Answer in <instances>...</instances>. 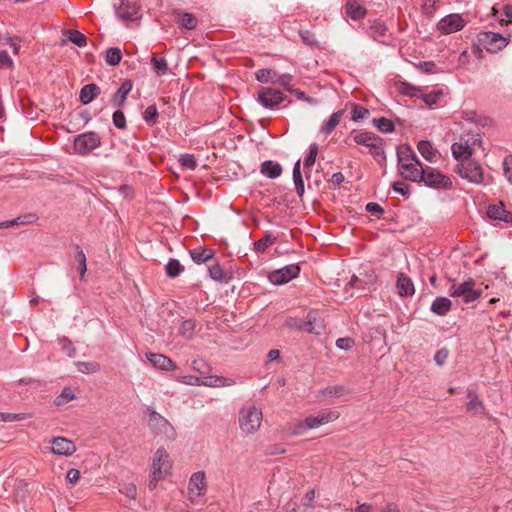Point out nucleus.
Returning <instances> with one entry per match:
<instances>
[{
    "label": "nucleus",
    "instance_id": "obj_20",
    "mask_svg": "<svg viewBox=\"0 0 512 512\" xmlns=\"http://www.w3.org/2000/svg\"><path fill=\"white\" fill-rule=\"evenodd\" d=\"M345 12L351 19L359 20L365 17L367 10L358 0H348Z\"/></svg>",
    "mask_w": 512,
    "mask_h": 512
},
{
    "label": "nucleus",
    "instance_id": "obj_46",
    "mask_svg": "<svg viewBox=\"0 0 512 512\" xmlns=\"http://www.w3.org/2000/svg\"><path fill=\"white\" fill-rule=\"evenodd\" d=\"M208 271H209L210 277L213 280H216L219 282L228 280L226 273L224 272L223 268L219 264H214V265L210 266Z\"/></svg>",
    "mask_w": 512,
    "mask_h": 512
},
{
    "label": "nucleus",
    "instance_id": "obj_40",
    "mask_svg": "<svg viewBox=\"0 0 512 512\" xmlns=\"http://www.w3.org/2000/svg\"><path fill=\"white\" fill-rule=\"evenodd\" d=\"M152 68L159 76L166 75L168 72V64L165 58L153 56L151 59Z\"/></svg>",
    "mask_w": 512,
    "mask_h": 512
},
{
    "label": "nucleus",
    "instance_id": "obj_63",
    "mask_svg": "<svg viewBox=\"0 0 512 512\" xmlns=\"http://www.w3.org/2000/svg\"><path fill=\"white\" fill-rule=\"evenodd\" d=\"M75 395L70 388H65L62 393L57 397L56 404L62 405L74 399Z\"/></svg>",
    "mask_w": 512,
    "mask_h": 512
},
{
    "label": "nucleus",
    "instance_id": "obj_48",
    "mask_svg": "<svg viewBox=\"0 0 512 512\" xmlns=\"http://www.w3.org/2000/svg\"><path fill=\"white\" fill-rule=\"evenodd\" d=\"M318 145L316 143H312L309 145L308 154L304 160V167L310 168L314 165L317 154H318Z\"/></svg>",
    "mask_w": 512,
    "mask_h": 512
},
{
    "label": "nucleus",
    "instance_id": "obj_35",
    "mask_svg": "<svg viewBox=\"0 0 512 512\" xmlns=\"http://www.w3.org/2000/svg\"><path fill=\"white\" fill-rule=\"evenodd\" d=\"M192 260L197 264L205 263L213 257V251L207 248H199L190 251Z\"/></svg>",
    "mask_w": 512,
    "mask_h": 512
},
{
    "label": "nucleus",
    "instance_id": "obj_19",
    "mask_svg": "<svg viewBox=\"0 0 512 512\" xmlns=\"http://www.w3.org/2000/svg\"><path fill=\"white\" fill-rule=\"evenodd\" d=\"M132 81L127 79L118 88L116 93L113 95L111 102L114 107H122L127 99L128 94L132 90Z\"/></svg>",
    "mask_w": 512,
    "mask_h": 512
},
{
    "label": "nucleus",
    "instance_id": "obj_3",
    "mask_svg": "<svg viewBox=\"0 0 512 512\" xmlns=\"http://www.w3.org/2000/svg\"><path fill=\"white\" fill-rule=\"evenodd\" d=\"M480 142L478 135L472 133L462 134L457 142L452 144V155L457 161L470 159L475 146Z\"/></svg>",
    "mask_w": 512,
    "mask_h": 512
},
{
    "label": "nucleus",
    "instance_id": "obj_24",
    "mask_svg": "<svg viewBox=\"0 0 512 512\" xmlns=\"http://www.w3.org/2000/svg\"><path fill=\"white\" fill-rule=\"evenodd\" d=\"M417 149L422 157L429 161L435 162L438 156V150L432 146V143L427 140H421L417 144Z\"/></svg>",
    "mask_w": 512,
    "mask_h": 512
},
{
    "label": "nucleus",
    "instance_id": "obj_39",
    "mask_svg": "<svg viewBox=\"0 0 512 512\" xmlns=\"http://www.w3.org/2000/svg\"><path fill=\"white\" fill-rule=\"evenodd\" d=\"M418 160L419 159L416 156L415 152L409 147H405L398 152V166H401V164H408L409 162H414Z\"/></svg>",
    "mask_w": 512,
    "mask_h": 512
},
{
    "label": "nucleus",
    "instance_id": "obj_45",
    "mask_svg": "<svg viewBox=\"0 0 512 512\" xmlns=\"http://www.w3.org/2000/svg\"><path fill=\"white\" fill-rule=\"evenodd\" d=\"M183 271V266L176 259H170L166 265V273L169 277H177Z\"/></svg>",
    "mask_w": 512,
    "mask_h": 512
},
{
    "label": "nucleus",
    "instance_id": "obj_43",
    "mask_svg": "<svg viewBox=\"0 0 512 512\" xmlns=\"http://www.w3.org/2000/svg\"><path fill=\"white\" fill-rule=\"evenodd\" d=\"M68 39L78 47H85L87 45V37L78 30H67Z\"/></svg>",
    "mask_w": 512,
    "mask_h": 512
},
{
    "label": "nucleus",
    "instance_id": "obj_59",
    "mask_svg": "<svg viewBox=\"0 0 512 512\" xmlns=\"http://www.w3.org/2000/svg\"><path fill=\"white\" fill-rule=\"evenodd\" d=\"M305 322H306V320H302V319L296 318V317H290V318L286 319L285 326L290 329L304 331Z\"/></svg>",
    "mask_w": 512,
    "mask_h": 512
},
{
    "label": "nucleus",
    "instance_id": "obj_32",
    "mask_svg": "<svg viewBox=\"0 0 512 512\" xmlns=\"http://www.w3.org/2000/svg\"><path fill=\"white\" fill-rule=\"evenodd\" d=\"M381 137L371 133V132H359L353 136V140L358 145H363L368 147L369 149L375 144L380 143Z\"/></svg>",
    "mask_w": 512,
    "mask_h": 512
},
{
    "label": "nucleus",
    "instance_id": "obj_47",
    "mask_svg": "<svg viewBox=\"0 0 512 512\" xmlns=\"http://www.w3.org/2000/svg\"><path fill=\"white\" fill-rule=\"evenodd\" d=\"M77 369L81 373L91 374L100 370V365L96 362H77Z\"/></svg>",
    "mask_w": 512,
    "mask_h": 512
},
{
    "label": "nucleus",
    "instance_id": "obj_30",
    "mask_svg": "<svg viewBox=\"0 0 512 512\" xmlns=\"http://www.w3.org/2000/svg\"><path fill=\"white\" fill-rule=\"evenodd\" d=\"M452 307V302L447 297H437L431 305V311L437 315H446Z\"/></svg>",
    "mask_w": 512,
    "mask_h": 512
},
{
    "label": "nucleus",
    "instance_id": "obj_13",
    "mask_svg": "<svg viewBox=\"0 0 512 512\" xmlns=\"http://www.w3.org/2000/svg\"><path fill=\"white\" fill-rule=\"evenodd\" d=\"M207 483L205 473L202 471L195 472L192 474L189 480L188 490L190 494L191 500L193 496L199 497L203 495L206 491Z\"/></svg>",
    "mask_w": 512,
    "mask_h": 512
},
{
    "label": "nucleus",
    "instance_id": "obj_53",
    "mask_svg": "<svg viewBox=\"0 0 512 512\" xmlns=\"http://www.w3.org/2000/svg\"><path fill=\"white\" fill-rule=\"evenodd\" d=\"M179 162H180V165L186 169L195 170L197 167L196 159H195L194 155H192V154L181 155L179 158Z\"/></svg>",
    "mask_w": 512,
    "mask_h": 512
},
{
    "label": "nucleus",
    "instance_id": "obj_14",
    "mask_svg": "<svg viewBox=\"0 0 512 512\" xmlns=\"http://www.w3.org/2000/svg\"><path fill=\"white\" fill-rule=\"evenodd\" d=\"M398 168L402 177L413 182H420V177H423L424 168L420 160L409 162L408 164H401Z\"/></svg>",
    "mask_w": 512,
    "mask_h": 512
},
{
    "label": "nucleus",
    "instance_id": "obj_9",
    "mask_svg": "<svg viewBox=\"0 0 512 512\" xmlns=\"http://www.w3.org/2000/svg\"><path fill=\"white\" fill-rule=\"evenodd\" d=\"M286 99L285 95L277 89L261 87L257 93V101L267 109H277Z\"/></svg>",
    "mask_w": 512,
    "mask_h": 512
},
{
    "label": "nucleus",
    "instance_id": "obj_58",
    "mask_svg": "<svg viewBox=\"0 0 512 512\" xmlns=\"http://www.w3.org/2000/svg\"><path fill=\"white\" fill-rule=\"evenodd\" d=\"M119 491L122 494H124L126 497H128L129 499H132V500H134L137 495V489H136L135 484H133V483H124L120 487Z\"/></svg>",
    "mask_w": 512,
    "mask_h": 512
},
{
    "label": "nucleus",
    "instance_id": "obj_64",
    "mask_svg": "<svg viewBox=\"0 0 512 512\" xmlns=\"http://www.w3.org/2000/svg\"><path fill=\"white\" fill-rule=\"evenodd\" d=\"M503 171L507 180L512 183V155L507 156L503 161Z\"/></svg>",
    "mask_w": 512,
    "mask_h": 512
},
{
    "label": "nucleus",
    "instance_id": "obj_34",
    "mask_svg": "<svg viewBox=\"0 0 512 512\" xmlns=\"http://www.w3.org/2000/svg\"><path fill=\"white\" fill-rule=\"evenodd\" d=\"M293 181L295 185V190L298 196H303L305 188L304 181L300 170V160H298L293 167Z\"/></svg>",
    "mask_w": 512,
    "mask_h": 512
},
{
    "label": "nucleus",
    "instance_id": "obj_25",
    "mask_svg": "<svg viewBox=\"0 0 512 512\" xmlns=\"http://www.w3.org/2000/svg\"><path fill=\"white\" fill-rule=\"evenodd\" d=\"M304 331L309 333L320 335L324 331L323 323L317 318L316 314L309 312L307 314V320L305 322Z\"/></svg>",
    "mask_w": 512,
    "mask_h": 512
},
{
    "label": "nucleus",
    "instance_id": "obj_6",
    "mask_svg": "<svg viewBox=\"0 0 512 512\" xmlns=\"http://www.w3.org/2000/svg\"><path fill=\"white\" fill-rule=\"evenodd\" d=\"M458 162L457 172L461 178L473 184H481L483 182V169L477 161L470 158Z\"/></svg>",
    "mask_w": 512,
    "mask_h": 512
},
{
    "label": "nucleus",
    "instance_id": "obj_56",
    "mask_svg": "<svg viewBox=\"0 0 512 512\" xmlns=\"http://www.w3.org/2000/svg\"><path fill=\"white\" fill-rule=\"evenodd\" d=\"M369 153L376 158L379 159H385V152H384V141L381 138L380 143H375L370 149Z\"/></svg>",
    "mask_w": 512,
    "mask_h": 512
},
{
    "label": "nucleus",
    "instance_id": "obj_23",
    "mask_svg": "<svg viewBox=\"0 0 512 512\" xmlns=\"http://www.w3.org/2000/svg\"><path fill=\"white\" fill-rule=\"evenodd\" d=\"M37 219H38V217L34 213L21 215L14 219L0 222V229L11 228V227H14L17 225H23V224H32V223L36 222Z\"/></svg>",
    "mask_w": 512,
    "mask_h": 512
},
{
    "label": "nucleus",
    "instance_id": "obj_27",
    "mask_svg": "<svg viewBox=\"0 0 512 512\" xmlns=\"http://www.w3.org/2000/svg\"><path fill=\"white\" fill-rule=\"evenodd\" d=\"M344 114L343 110H339L337 112H334L329 119L322 124L320 127V133H322L325 136H328L332 133V131L339 125L342 116Z\"/></svg>",
    "mask_w": 512,
    "mask_h": 512
},
{
    "label": "nucleus",
    "instance_id": "obj_57",
    "mask_svg": "<svg viewBox=\"0 0 512 512\" xmlns=\"http://www.w3.org/2000/svg\"><path fill=\"white\" fill-rule=\"evenodd\" d=\"M176 381L191 386H201V377L185 375L176 377Z\"/></svg>",
    "mask_w": 512,
    "mask_h": 512
},
{
    "label": "nucleus",
    "instance_id": "obj_37",
    "mask_svg": "<svg viewBox=\"0 0 512 512\" xmlns=\"http://www.w3.org/2000/svg\"><path fill=\"white\" fill-rule=\"evenodd\" d=\"M276 237L271 233H266L264 237L254 243V249L258 253H264L266 249L276 242Z\"/></svg>",
    "mask_w": 512,
    "mask_h": 512
},
{
    "label": "nucleus",
    "instance_id": "obj_55",
    "mask_svg": "<svg viewBox=\"0 0 512 512\" xmlns=\"http://www.w3.org/2000/svg\"><path fill=\"white\" fill-rule=\"evenodd\" d=\"M30 417L27 413H0V421L2 422H13L20 421Z\"/></svg>",
    "mask_w": 512,
    "mask_h": 512
},
{
    "label": "nucleus",
    "instance_id": "obj_50",
    "mask_svg": "<svg viewBox=\"0 0 512 512\" xmlns=\"http://www.w3.org/2000/svg\"><path fill=\"white\" fill-rule=\"evenodd\" d=\"M299 35L306 45L310 47H319L315 34L310 30H300Z\"/></svg>",
    "mask_w": 512,
    "mask_h": 512
},
{
    "label": "nucleus",
    "instance_id": "obj_44",
    "mask_svg": "<svg viewBox=\"0 0 512 512\" xmlns=\"http://www.w3.org/2000/svg\"><path fill=\"white\" fill-rule=\"evenodd\" d=\"M374 125L378 128L379 131L383 133H389L394 130V124L390 119L385 117L375 118L373 119Z\"/></svg>",
    "mask_w": 512,
    "mask_h": 512
},
{
    "label": "nucleus",
    "instance_id": "obj_4",
    "mask_svg": "<svg viewBox=\"0 0 512 512\" xmlns=\"http://www.w3.org/2000/svg\"><path fill=\"white\" fill-rule=\"evenodd\" d=\"M475 285L476 281L472 278H468L462 283L454 282L448 293L453 298L460 297L464 303H471L482 295V291L476 289Z\"/></svg>",
    "mask_w": 512,
    "mask_h": 512
},
{
    "label": "nucleus",
    "instance_id": "obj_12",
    "mask_svg": "<svg viewBox=\"0 0 512 512\" xmlns=\"http://www.w3.org/2000/svg\"><path fill=\"white\" fill-rule=\"evenodd\" d=\"M466 25L460 14H449L443 17L437 24V29L442 34H451L462 30Z\"/></svg>",
    "mask_w": 512,
    "mask_h": 512
},
{
    "label": "nucleus",
    "instance_id": "obj_11",
    "mask_svg": "<svg viewBox=\"0 0 512 512\" xmlns=\"http://www.w3.org/2000/svg\"><path fill=\"white\" fill-rule=\"evenodd\" d=\"M300 267L297 264H289L283 268L271 272L268 276L269 281L274 285H283L298 277Z\"/></svg>",
    "mask_w": 512,
    "mask_h": 512
},
{
    "label": "nucleus",
    "instance_id": "obj_28",
    "mask_svg": "<svg viewBox=\"0 0 512 512\" xmlns=\"http://www.w3.org/2000/svg\"><path fill=\"white\" fill-rule=\"evenodd\" d=\"M260 171L266 177L275 179L282 174V167L278 162L267 160L261 164Z\"/></svg>",
    "mask_w": 512,
    "mask_h": 512
},
{
    "label": "nucleus",
    "instance_id": "obj_15",
    "mask_svg": "<svg viewBox=\"0 0 512 512\" xmlns=\"http://www.w3.org/2000/svg\"><path fill=\"white\" fill-rule=\"evenodd\" d=\"M147 360L157 369L164 371H173L177 369L176 364L169 357L159 353H146Z\"/></svg>",
    "mask_w": 512,
    "mask_h": 512
},
{
    "label": "nucleus",
    "instance_id": "obj_17",
    "mask_svg": "<svg viewBox=\"0 0 512 512\" xmlns=\"http://www.w3.org/2000/svg\"><path fill=\"white\" fill-rule=\"evenodd\" d=\"M76 451L74 442L64 437H55L52 440V452L56 455L70 456Z\"/></svg>",
    "mask_w": 512,
    "mask_h": 512
},
{
    "label": "nucleus",
    "instance_id": "obj_38",
    "mask_svg": "<svg viewBox=\"0 0 512 512\" xmlns=\"http://www.w3.org/2000/svg\"><path fill=\"white\" fill-rule=\"evenodd\" d=\"M277 73L273 69H260L255 72V78L261 83H274Z\"/></svg>",
    "mask_w": 512,
    "mask_h": 512
},
{
    "label": "nucleus",
    "instance_id": "obj_5",
    "mask_svg": "<svg viewBox=\"0 0 512 512\" xmlns=\"http://www.w3.org/2000/svg\"><path fill=\"white\" fill-rule=\"evenodd\" d=\"M148 425L155 435H161L168 441L176 439V430L172 424L161 414L151 411L149 414Z\"/></svg>",
    "mask_w": 512,
    "mask_h": 512
},
{
    "label": "nucleus",
    "instance_id": "obj_8",
    "mask_svg": "<svg viewBox=\"0 0 512 512\" xmlns=\"http://www.w3.org/2000/svg\"><path fill=\"white\" fill-rule=\"evenodd\" d=\"M421 181H423L425 185L436 189L452 188V181L448 176L429 166L424 168L423 177H420V182Z\"/></svg>",
    "mask_w": 512,
    "mask_h": 512
},
{
    "label": "nucleus",
    "instance_id": "obj_36",
    "mask_svg": "<svg viewBox=\"0 0 512 512\" xmlns=\"http://www.w3.org/2000/svg\"><path fill=\"white\" fill-rule=\"evenodd\" d=\"M442 96L443 91L441 89H435L429 93H424L421 90V93L419 94V98H421L423 102L429 107L437 104Z\"/></svg>",
    "mask_w": 512,
    "mask_h": 512
},
{
    "label": "nucleus",
    "instance_id": "obj_7",
    "mask_svg": "<svg viewBox=\"0 0 512 512\" xmlns=\"http://www.w3.org/2000/svg\"><path fill=\"white\" fill-rule=\"evenodd\" d=\"M101 137L93 131L79 134L74 139V150L80 155H87L100 146Z\"/></svg>",
    "mask_w": 512,
    "mask_h": 512
},
{
    "label": "nucleus",
    "instance_id": "obj_33",
    "mask_svg": "<svg viewBox=\"0 0 512 512\" xmlns=\"http://www.w3.org/2000/svg\"><path fill=\"white\" fill-rule=\"evenodd\" d=\"M177 23L188 30L195 29L198 24L197 18L188 12H178L177 13Z\"/></svg>",
    "mask_w": 512,
    "mask_h": 512
},
{
    "label": "nucleus",
    "instance_id": "obj_31",
    "mask_svg": "<svg viewBox=\"0 0 512 512\" xmlns=\"http://www.w3.org/2000/svg\"><path fill=\"white\" fill-rule=\"evenodd\" d=\"M469 402L467 403V411L473 414H483L485 411L484 404L479 400L478 395L473 390L467 391Z\"/></svg>",
    "mask_w": 512,
    "mask_h": 512
},
{
    "label": "nucleus",
    "instance_id": "obj_41",
    "mask_svg": "<svg viewBox=\"0 0 512 512\" xmlns=\"http://www.w3.org/2000/svg\"><path fill=\"white\" fill-rule=\"evenodd\" d=\"M398 90L403 95L419 98V94L421 93L422 89L407 82H400L398 84Z\"/></svg>",
    "mask_w": 512,
    "mask_h": 512
},
{
    "label": "nucleus",
    "instance_id": "obj_51",
    "mask_svg": "<svg viewBox=\"0 0 512 512\" xmlns=\"http://www.w3.org/2000/svg\"><path fill=\"white\" fill-rule=\"evenodd\" d=\"M77 249H78V251L75 254V259L79 263L80 279L85 280V273L87 270L86 256H85V253L81 249H79V247H77Z\"/></svg>",
    "mask_w": 512,
    "mask_h": 512
},
{
    "label": "nucleus",
    "instance_id": "obj_42",
    "mask_svg": "<svg viewBox=\"0 0 512 512\" xmlns=\"http://www.w3.org/2000/svg\"><path fill=\"white\" fill-rule=\"evenodd\" d=\"M122 59L121 50L117 47L109 48L106 51L105 61L110 66H116L120 63Z\"/></svg>",
    "mask_w": 512,
    "mask_h": 512
},
{
    "label": "nucleus",
    "instance_id": "obj_18",
    "mask_svg": "<svg viewBox=\"0 0 512 512\" xmlns=\"http://www.w3.org/2000/svg\"><path fill=\"white\" fill-rule=\"evenodd\" d=\"M338 418L339 413L337 411H326L319 413L317 416H309L306 419L308 428L314 429L323 424L333 422Z\"/></svg>",
    "mask_w": 512,
    "mask_h": 512
},
{
    "label": "nucleus",
    "instance_id": "obj_52",
    "mask_svg": "<svg viewBox=\"0 0 512 512\" xmlns=\"http://www.w3.org/2000/svg\"><path fill=\"white\" fill-rule=\"evenodd\" d=\"M369 115V110L361 105L354 104L352 109L351 119L353 121H360Z\"/></svg>",
    "mask_w": 512,
    "mask_h": 512
},
{
    "label": "nucleus",
    "instance_id": "obj_21",
    "mask_svg": "<svg viewBox=\"0 0 512 512\" xmlns=\"http://www.w3.org/2000/svg\"><path fill=\"white\" fill-rule=\"evenodd\" d=\"M486 213L492 220H500L506 223L512 222V213L506 211L502 204L490 205Z\"/></svg>",
    "mask_w": 512,
    "mask_h": 512
},
{
    "label": "nucleus",
    "instance_id": "obj_16",
    "mask_svg": "<svg viewBox=\"0 0 512 512\" xmlns=\"http://www.w3.org/2000/svg\"><path fill=\"white\" fill-rule=\"evenodd\" d=\"M116 13L123 21H134L140 17L139 7L135 3H125L123 0H120Z\"/></svg>",
    "mask_w": 512,
    "mask_h": 512
},
{
    "label": "nucleus",
    "instance_id": "obj_29",
    "mask_svg": "<svg viewBox=\"0 0 512 512\" xmlns=\"http://www.w3.org/2000/svg\"><path fill=\"white\" fill-rule=\"evenodd\" d=\"M100 93V88L96 84H87L80 91V101L84 105L91 103Z\"/></svg>",
    "mask_w": 512,
    "mask_h": 512
},
{
    "label": "nucleus",
    "instance_id": "obj_2",
    "mask_svg": "<svg viewBox=\"0 0 512 512\" xmlns=\"http://www.w3.org/2000/svg\"><path fill=\"white\" fill-rule=\"evenodd\" d=\"M172 464L170 461L169 453L164 448H158L153 456L152 461V475L149 482L151 489L156 487V483L162 480L169 474Z\"/></svg>",
    "mask_w": 512,
    "mask_h": 512
},
{
    "label": "nucleus",
    "instance_id": "obj_61",
    "mask_svg": "<svg viewBox=\"0 0 512 512\" xmlns=\"http://www.w3.org/2000/svg\"><path fill=\"white\" fill-rule=\"evenodd\" d=\"M344 391H345V388L343 386L335 385V386H330V387L325 388L322 393L325 396L339 397V396L343 395Z\"/></svg>",
    "mask_w": 512,
    "mask_h": 512
},
{
    "label": "nucleus",
    "instance_id": "obj_22",
    "mask_svg": "<svg viewBox=\"0 0 512 512\" xmlns=\"http://www.w3.org/2000/svg\"><path fill=\"white\" fill-rule=\"evenodd\" d=\"M396 286L399 295L402 297L412 296L415 293V288L412 280L403 273L399 274Z\"/></svg>",
    "mask_w": 512,
    "mask_h": 512
},
{
    "label": "nucleus",
    "instance_id": "obj_10",
    "mask_svg": "<svg viewBox=\"0 0 512 512\" xmlns=\"http://www.w3.org/2000/svg\"><path fill=\"white\" fill-rule=\"evenodd\" d=\"M478 41L488 52L496 53L505 48L509 40L499 33L487 31L479 33Z\"/></svg>",
    "mask_w": 512,
    "mask_h": 512
},
{
    "label": "nucleus",
    "instance_id": "obj_54",
    "mask_svg": "<svg viewBox=\"0 0 512 512\" xmlns=\"http://www.w3.org/2000/svg\"><path fill=\"white\" fill-rule=\"evenodd\" d=\"M157 116H158V109H157L156 105H149L143 113V118L146 121V123L149 125H152L156 122Z\"/></svg>",
    "mask_w": 512,
    "mask_h": 512
},
{
    "label": "nucleus",
    "instance_id": "obj_62",
    "mask_svg": "<svg viewBox=\"0 0 512 512\" xmlns=\"http://www.w3.org/2000/svg\"><path fill=\"white\" fill-rule=\"evenodd\" d=\"M113 124L115 127L119 129H124L126 127V118L124 113L121 110H117L113 113Z\"/></svg>",
    "mask_w": 512,
    "mask_h": 512
},
{
    "label": "nucleus",
    "instance_id": "obj_1",
    "mask_svg": "<svg viewBox=\"0 0 512 512\" xmlns=\"http://www.w3.org/2000/svg\"><path fill=\"white\" fill-rule=\"evenodd\" d=\"M263 413L255 404L243 406L238 413V424L244 435H253L261 427Z\"/></svg>",
    "mask_w": 512,
    "mask_h": 512
},
{
    "label": "nucleus",
    "instance_id": "obj_26",
    "mask_svg": "<svg viewBox=\"0 0 512 512\" xmlns=\"http://www.w3.org/2000/svg\"><path fill=\"white\" fill-rule=\"evenodd\" d=\"M201 386L208 387H224V386H232L236 382L233 379L225 378L222 376H206L201 377Z\"/></svg>",
    "mask_w": 512,
    "mask_h": 512
},
{
    "label": "nucleus",
    "instance_id": "obj_49",
    "mask_svg": "<svg viewBox=\"0 0 512 512\" xmlns=\"http://www.w3.org/2000/svg\"><path fill=\"white\" fill-rule=\"evenodd\" d=\"M195 327H196L195 321H193V320H185L181 324L180 334L183 337H185L187 339H190L193 336V334H194Z\"/></svg>",
    "mask_w": 512,
    "mask_h": 512
},
{
    "label": "nucleus",
    "instance_id": "obj_60",
    "mask_svg": "<svg viewBox=\"0 0 512 512\" xmlns=\"http://www.w3.org/2000/svg\"><path fill=\"white\" fill-rule=\"evenodd\" d=\"M438 3H439V0H424L423 5H422V12L425 15L431 17L435 12Z\"/></svg>",
    "mask_w": 512,
    "mask_h": 512
}]
</instances>
